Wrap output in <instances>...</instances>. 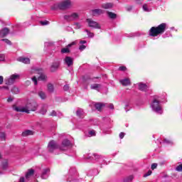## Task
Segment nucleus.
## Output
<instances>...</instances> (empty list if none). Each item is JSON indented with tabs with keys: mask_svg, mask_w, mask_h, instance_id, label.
<instances>
[{
	"mask_svg": "<svg viewBox=\"0 0 182 182\" xmlns=\"http://www.w3.org/2000/svg\"><path fill=\"white\" fill-rule=\"evenodd\" d=\"M4 83V77L0 75V85H2Z\"/></svg>",
	"mask_w": 182,
	"mask_h": 182,
	"instance_id": "obj_47",
	"label": "nucleus"
},
{
	"mask_svg": "<svg viewBox=\"0 0 182 182\" xmlns=\"http://www.w3.org/2000/svg\"><path fill=\"white\" fill-rule=\"evenodd\" d=\"M49 45H51L50 43H45L46 46H49Z\"/></svg>",
	"mask_w": 182,
	"mask_h": 182,
	"instance_id": "obj_60",
	"label": "nucleus"
},
{
	"mask_svg": "<svg viewBox=\"0 0 182 182\" xmlns=\"http://www.w3.org/2000/svg\"><path fill=\"white\" fill-rule=\"evenodd\" d=\"M132 9V6L127 7V11H130V10Z\"/></svg>",
	"mask_w": 182,
	"mask_h": 182,
	"instance_id": "obj_58",
	"label": "nucleus"
},
{
	"mask_svg": "<svg viewBox=\"0 0 182 182\" xmlns=\"http://www.w3.org/2000/svg\"><path fill=\"white\" fill-rule=\"evenodd\" d=\"M90 136H96V132L95 130H91L88 132Z\"/></svg>",
	"mask_w": 182,
	"mask_h": 182,
	"instance_id": "obj_34",
	"label": "nucleus"
},
{
	"mask_svg": "<svg viewBox=\"0 0 182 182\" xmlns=\"http://www.w3.org/2000/svg\"><path fill=\"white\" fill-rule=\"evenodd\" d=\"M18 62H22V63L29 64L31 63V60L28 58H19L18 59Z\"/></svg>",
	"mask_w": 182,
	"mask_h": 182,
	"instance_id": "obj_20",
	"label": "nucleus"
},
{
	"mask_svg": "<svg viewBox=\"0 0 182 182\" xmlns=\"http://www.w3.org/2000/svg\"><path fill=\"white\" fill-rule=\"evenodd\" d=\"M104 106H105V105L104 103H102V102H98V103H96L95 105V108L99 112H100L102 110V107H104Z\"/></svg>",
	"mask_w": 182,
	"mask_h": 182,
	"instance_id": "obj_25",
	"label": "nucleus"
},
{
	"mask_svg": "<svg viewBox=\"0 0 182 182\" xmlns=\"http://www.w3.org/2000/svg\"><path fill=\"white\" fill-rule=\"evenodd\" d=\"M5 60V55L0 54V62H4Z\"/></svg>",
	"mask_w": 182,
	"mask_h": 182,
	"instance_id": "obj_38",
	"label": "nucleus"
},
{
	"mask_svg": "<svg viewBox=\"0 0 182 182\" xmlns=\"http://www.w3.org/2000/svg\"><path fill=\"white\" fill-rule=\"evenodd\" d=\"M79 49L82 52V50H85V49H86V46L81 44V46L79 47Z\"/></svg>",
	"mask_w": 182,
	"mask_h": 182,
	"instance_id": "obj_36",
	"label": "nucleus"
},
{
	"mask_svg": "<svg viewBox=\"0 0 182 182\" xmlns=\"http://www.w3.org/2000/svg\"><path fill=\"white\" fill-rule=\"evenodd\" d=\"M70 146H72L70 141L68 139H64L62 142L61 146L60 147V150L65 151V150H67L68 147H70Z\"/></svg>",
	"mask_w": 182,
	"mask_h": 182,
	"instance_id": "obj_8",
	"label": "nucleus"
},
{
	"mask_svg": "<svg viewBox=\"0 0 182 182\" xmlns=\"http://www.w3.org/2000/svg\"><path fill=\"white\" fill-rule=\"evenodd\" d=\"M87 42L86 41H80V45H85V43H87Z\"/></svg>",
	"mask_w": 182,
	"mask_h": 182,
	"instance_id": "obj_54",
	"label": "nucleus"
},
{
	"mask_svg": "<svg viewBox=\"0 0 182 182\" xmlns=\"http://www.w3.org/2000/svg\"><path fill=\"white\" fill-rule=\"evenodd\" d=\"M19 77H21V75H19L18 74L12 75L9 78H6L5 80L6 85H14V83H15V81L18 80Z\"/></svg>",
	"mask_w": 182,
	"mask_h": 182,
	"instance_id": "obj_5",
	"label": "nucleus"
},
{
	"mask_svg": "<svg viewBox=\"0 0 182 182\" xmlns=\"http://www.w3.org/2000/svg\"><path fill=\"white\" fill-rule=\"evenodd\" d=\"M13 100H14V98H12L11 97H9V98L7 99V102H8L9 103H11V102H13Z\"/></svg>",
	"mask_w": 182,
	"mask_h": 182,
	"instance_id": "obj_49",
	"label": "nucleus"
},
{
	"mask_svg": "<svg viewBox=\"0 0 182 182\" xmlns=\"http://www.w3.org/2000/svg\"><path fill=\"white\" fill-rule=\"evenodd\" d=\"M177 171H182V164L176 167Z\"/></svg>",
	"mask_w": 182,
	"mask_h": 182,
	"instance_id": "obj_39",
	"label": "nucleus"
},
{
	"mask_svg": "<svg viewBox=\"0 0 182 182\" xmlns=\"http://www.w3.org/2000/svg\"><path fill=\"white\" fill-rule=\"evenodd\" d=\"M133 178H134L133 176H129L127 178V179L126 180V181L130 182V181H132L133 180Z\"/></svg>",
	"mask_w": 182,
	"mask_h": 182,
	"instance_id": "obj_41",
	"label": "nucleus"
},
{
	"mask_svg": "<svg viewBox=\"0 0 182 182\" xmlns=\"http://www.w3.org/2000/svg\"><path fill=\"white\" fill-rule=\"evenodd\" d=\"M75 28H77V29L82 28V26H81L80 23H76L75 24Z\"/></svg>",
	"mask_w": 182,
	"mask_h": 182,
	"instance_id": "obj_43",
	"label": "nucleus"
},
{
	"mask_svg": "<svg viewBox=\"0 0 182 182\" xmlns=\"http://www.w3.org/2000/svg\"><path fill=\"white\" fill-rule=\"evenodd\" d=\"M60 65V63L59 61L55 62L51 65L50 70L51 72H56Z\"/></svg>",
	"mask_w": 182,
	"mask_h": 182,
	"instance_id": "obj_11",
	"label": "nucleus"
},
{
	"mask_svg": "<svg viewBox=\"0 0 182 182\" xmlns=\"http://www.w3.org/2000/svg\"><path fill=\"white\" fill-rule=\"evenodd\" d=\"M6 139V134L5 132H0V140L5 141Z\"/></svg>",
	"mask_w": 182,
	"mask_h": 182,
	"instance_id": "obj_29",
	"label": "nucleus"
},
{
	"mask_svg": "<svg viewBox=\"0 0 182 182\" xmlns=\"http://www.w3.org/2000/svg\"><path fill=\"white\" fill-rule=\"evenodd\" d=\"M142 8L145 12H149V8L147 7V4H144Z\"/></svg>",
	"mask_w": 182,
	"mask_h": 182,
	"instance_id": "obj_35",
	"label": "nucleus"
},
{
	"mask_svg": "<svg viewBox=\"0 0 182 182\" xmlns=\"http://www.w3.org/2000/svg\"><path fill=\"white\" fill-rule=\"evenodd\" d=\"M136 4H143V0H135Z\"/></svg>",
	"mask_w": 182,
	"mask_h": 182,
	"instance_id": "obj_51",
	"label": "nucleus"
},
{
	"mask_svg": "<svg viewBox=\"0 0 182 182\" xmlns=\"http://www.w3.org/2000/svg\"><path fill=\"white\" fill-rule=\"evenodd\" d=\"M155 168H157V164H152L151 170H154Z\"/></svg>",
	"mask_w": 182,
	"mask_h": 182,
	"instance_id": "obj_44",
	"label": "nucleus"
},
{
	"mask_svg": "<svg viewBox=\"0 0 182 182\" xmlns=\"http://www.w3.org/2000/svg\"><path fill=\"white\" fill-rule=\"evenodd\" d=\"M73 5V3L70 0H65L63 1H61L60 4H54L51 9L53 11H56V9H69Z\"/></svg>",
	"mask_w": 182,
	"mask_h": 182,
	"instance_id": "obj_3",
	"label": "nucleus"
},
{
	"mask_svg": "<svg viewBox=\"0 0 182 182\" xmlns=\"http://www.w3.org/2000/svg\"><path fill=\"white\" fill-rule=\"evenodd\" d=\"M2 89H6L8 90L9 87H8V86H2V87L0 86V90Z\"/></svg>",
	"mask_w": 182,
	"mask_h": 182,
	"instance_id": "obj_52",
	"label": "nucleus"
},
{
	"mask_svg": "<svg viewBox=\"0 0 182 182\" xmlns=\"http://www.w3.org/2000/svg\"><path fill=\"white\" fill-rule=\"evenodd\" d=\"M68 181H72V182H80V180H79V179H72V180H68Z\"/></svg>",
	"mask_w": 182,
	"mask_h": 182,
	"instance_id": "obj_50",
	"label": "nucleus"
},
{
	"mask_svg": "<svg viewBox=\"0 0 182 182\" xmlns=\"http://www.w3.org/2000/svg\"><path fill=\"white\" fill-rule=\"evenodd\" d=\"M76 114L80 119H83L85 117V112L82 109H78L76 112Z\"/></svg>",
	"mask_w": 182,
	"mask_h": 182,
	"instance_id": "obj_19",
	"label": "nucleus"
},
{
	"mask_svg": "<svg viewBox=\"0 0 182 182\" xmlns=\"http://www.w3.org/2000/svg\"><path fill=\"white\" fill-rule=\"evenodd\" d=\"M2 168L3 170H6V168H8V161H5L3 164H2Z\"/></svg>",
	"mask_w": 182,
	"mask_h": 182,
	"instance_id": "obj_32",
	"label": "nucleus"
},
{
	"mask_svg": "<svg viewBox=\"0 0 182 182\" xmlns=\"http://www.w3.org/2000/svg\"><path fill=\"white\" fill-rule=\"evenodd\" d=\"M1 157H2V156L0 154V159H1Z\"/></svg>",
	"mask_w": 182,
	"mask_h": 182,
	"instance_id": "obj_62",
	"label": "nucleus"
},
{
	"mask_svg": "<svg viewBox=\"0 0 182 182\" xmlns=\"http://www.w3.org/2000/svg\"><path fill=\"white\" fill-rule=\"evenodd\" d=\"M48 151L52 153L54 150H56L58 149V145L56 144V142L55 141H50L48 143Z\"/></svg>",
	"mask_w": 182,
	"mask_h": 182,
	"instance_id": "obj_9",
	"label": "nucleus"
},
{
	"mask_svg": "<svg viewBox=\"0 0 182 182\" xmlns=\"http://www.w3.org/2000/svg\"><path fill=\"white\" fill-rule=\"evenodd\" d=\"M73 45H76V42L73 41L71 43L68 44L67 46V48H64L61 50V53H69V52H70V50H69V48H70L71 46H73Z\"/></svg>",
	"mask_w": 182,
	"mask_h": 182,
	"instance_id": "obj_12",
	"label": "nucleus"
},
{
	"mask_svg": "<svg viewBox=\"0 0 182 182\" xmlns=\"http://www.w3.org/2000/svg\"><path fill=\"white\" fill-rule=\"evenodd\" d=\"M64 19L65 21H68V22H70L72 21H76L79 19V14L77 13H72L68 15H65L64 16Z\"/></svg>",
	"mask_w": 182,
	"mask_h": 182,
	"instance_id": "obj_6",
	"label": "nucleus"
},
{
	"mask_svg": "<svg viewBox=\"0 0 182 182\" xmlns=\"http://www.w3.org/2000/svg\"><path fill=\"white\" fill-rule=\"evenodd\" d=\"M109 109H114V105H113V104H109Z\"/></svg>",
	"mask_w": 182,
	"mask_h": 182,
	"instance_id": "obj_55",
	"label": "nucleus"
},
{
	"mask_svg": "<svg viewBox=\"0 0 182 182\" xmlns=\"http://www.w3.org/2000/svg\"><path fill=\"white\" fill-rule=\"evenodd\" d=\"M48 112V107L46 105H43L40 109L41 114H46Z\"/></svg>",
	"mask_w": 182,
	"mask_h": 182,
	"instance_id": "obj_26",
	"label": "nucleus"
},
{
	"mask_svg": "<svg viewBox=\"0 0 182 182\" xmlns=\"http://www.w3.org/2000/svg\"><path fill=\"white\" fill-rule=\"evenodd\" d=\"M35 174V170L30 168L28 170V171L26 173V180L31 178V176H33Z\"/></svg>",
	"mask_w": 182,
	"mask_h": 182,
	"instance_id": "obj_17",
	"label": "nucleus"
},
{
	"mask_svg": "<svg viewBox=\"0 0 182 182\" xmlns=\"http://www.w3.org/2000/svg\"><path fill=\"white\" fill-rule=\"evenodd\" d=\"M101 87H102V85H100V84H93V85H91L90 86V89L93 90H97V92L100 90Z\"/></svg>",
	"mask_w": 182,
	"mask_h": 182,
	"instance_id": "obj_22",
	"label": "nucleus"
},
{
	"mask_svg": "<svg viewBox=\"0 0 182 182\" xmlns=\"http://www.w3.org/2000/svg\"><path fill=\"white\" fill-rule=\"evenodd\" d=\"M102 14H103V10L100 9H96L92 10V14L94 16H96L97 15H102Z\"/></svg>",
	"mask_w": 182,
	"mask_h": 182,
	"instance_id": "obj_18",
	"label": "nucleus"
},
{
	"mask_svg": "<svg viewBox=\"0 0 182 182\" xmlns=\"http://www.w3.org/2000/svg\"><path fill=\"white\" fill-rule=\"evenodd\" d=\"M127 107H129V105H127L125 106V110H126V112H129V109H127Z\"/></svg>",
	"mask_w": 182,
	"mask_h": 182,
	"instance_id": "obj_59",
	"label": "nucleus"
},
{
	"mask_svg": "<svg viewBox=\"0 0 182 182\" xmlns=\"http://www.w3.org/2000/svg\"><path fill=\"white\" fill-rule=\"evenodd\" d=\"M8 33H9V29L8 28H3L0 31V38H5Z\"/></svg>",
	"mask_w": 182,
	"mask_h": 182,
	"instance_id": "obj_14",
	"label": "nucleus"
},
{
	"mask_svg": "<svg viewBox=\"0 0 182 182\" xmlns=\"http://www.w3.org/2000/svg\"><path fill=\"white\" fill-rule=\"evenodd\" d=\"M49 168H46L44 169H43L42 173H41V178H43V180H46V178H48V177H49Z\"/></svg>",
	"mask_w": 182,
	"mask_h": 182,
	"instance_id": "obj_10",
	"label": "nucleus"
},
{
	"mask_svg": "<svg viewBox=\"0 0 182 182\" xmlns=\"http://www.w3.org/2000/svg\"><path fill=\"white\" fill-rule=\"evenodd\" d=\"M50 116H56V111H53L50 114Z\"/></svg>",
	"mask_w": 182,
	"mask_h": 182,
	"instance_id": "obj_53",
	"label": "nucleus"
},
{
	"mask_svg": "<svg viewBox=\"0 0 182 182\" xmlns=\"http://www.w3.org/2000/svg\"><path fill=\"white\" fill-rule=\"evenodd\" d=\"M63 89L65 92H68V90H69V85H64Z\"/></svg>",
	"mask_w": 182,
	"mask_h": 182,
	"instance_id": "obj_45",
	"label": "nucleus"
},
{
	"mask_svg": "<svg viewBox=\"0 0 182 182\" xmlns=\"http://www.w3.org/2000/svg\"><path fill=\"white\" fill-rule=\"evenodd\" d=\"M139 86V89L141 91V92H147L148 89H149V86H147V85L144 84V83H141L139 82L138 84Z\"/></svg>",
	"mask_w": 182,
	"mask_h": 182,
	"instance_id": "obj_13",
	"label": "nucleus"
},
{
	"mask_svg": "<svg viewBox=\"0 0 182 182\" xmlns=\"http://www.w3.org/2000/svg\"><path fill=\"white\" fill-rule=\"evenodd\" d=\"M32 134H33V132L29 129H27L22 132L23 137H26L27 136H32Z\"/></svg>",
	"mask_w": 182,
	"mask_h": 182,
	"instance_id": "obj_23",
	"label": "nucleus"
},
{
	"mask_svg": "<svg viewBox=\"0 0 182 182\" xmlns=\"http://www.w3.org/2000/svg\"><path fill=\"white\" fill-rule=\"evenodd\" d=\"M160 103H161L160 99L155 98L151 105L152 110L158 114H163V108L161 107V105H160Z\"/></svg>",
	"mask_w": 182,
	"mask_h": 182,
	"instance_id": "obj_4",
	"label": "nucleus"
},
{
	"mask_svg": "<svg viewBox=\"0 0 182 182\" xmlns=\"http://www.w3.org/2000/svg\"><path fill=\"white\" fill-rule=\"evenodd\" d=\"M1 41L3 42H5V43H7V45H11V41L6 39V38H4V39H1Z\"/></svg>",
	"mask_w": 182,
	"mask_h": 182,
	"instance_id": "obj_37",
	"label": "nucleus"
},
{
	"mask_svg": "<svg viewBox=\"0 0 182 182\" xmlns=\"http://www.w3.org/2000/svg\"><path fill=\"white\" fill-rule=\"evenodd\" d=\"M167 24H166V23H162L157 27L151 28L149 30V36H159V35L164 33Z\"/></svg>",
	"mask_w": 182,
	"mask_h": 182,
	"instance_id": "obj_2",
	"label": "nucleus"
},
{
	"mask_svg": "<svg viewBox=\"0 0 182 182\" xmlns=\"http://www.w3.org/2000/svg\"><path fill=\"white\" fill-rule=\"evenodd\" d=\"M41 25L43 26H45V25H49V21H40Z\"/></svg>",
	"mask_w": 182,
	"mask_h": 182,
	"instance_id": "obj_33",
	"label": "nucleus"
},
{
	"mask_svg": "<svg viewBox=\"0 0 182 182\" xmlns=\"http://www.w3.org/2000/svg\"><path fill=\"white\" fill-rule=\"evenodd\" d=\"M85 32H87L88 38H93V36H95V34L89 31V30H85Z\"/></svg>",
	"mask_w": 182,
	"mask_h": 182,
	"instance_id": "obj_31",
	"label": "nucleus"
},
{
	"mask_svg": "<svg viewBox=\"0 0 182 182\" xmlns=\"http://www.w3.org/2000/svg\"><path fill=\"white\" fill-rule=\"evenodd\" d=\"M32 80L34 82V85H38V80L36 79V77H33Z\"/></svg>",
	"mask_w": 182,
	"mask_h": 182,
	"instance_id": "obj_42",
	"label": "nucleus"
},
{
	"mask_svg": "<svg viewBox=\"0 0 182 182\" xmlns=\"http://www.w3.org/2000/svg\"><path fill=\"white\" fill-rule=\"evenodd\" d=\"M102 8L104 9H110L111 8H113V4L112 3H106L102 4Z\"/></svg>",
	"mask_w": 182,
	"mask_h": 182,
	"instance_id": "obj_24",
	"label": "nucleus"
},
{
	"mask_svg": "<svg viewBox=\"0 0 182 182\" xmlns=\"http://www.w3.org/2000/svg\"><path fill=\"white\" fill-rule=\"evenodd\" d=\"M14 110L16 112H22L23 113L29 114L30 112H35L38 109V103L35 101L28 102L25 107H14Z\"/></svg>",
	"mask_w": 182,
	"mask_h": 182,
	"instance_id": "obj_1",
	"label": "nucleus"
},
{
	"mask_svg": "<svg viewBox=\"0 0 182 182\" xmlns=\"http://www.w3.org/2000/svg\"><path fill=\"white\" fill-rule=\"evenodd\" d=\"M124 135H125L124 132H121L119 134V138L120 139H123V137H124Z\"/></svg>",
	"mask_w": 182,
	"mask_h": 182,
	"instance_id": "obj_48",
	"label": "nucleus"
},
{
	"mask_svg": "<svg viewBox=\"0 0 182 182\" xmlns=\"http://www.w3.org/2000/svg\"><path fill=\"white\" fill-rule=\"evenodd\" d=\"M95 159L97 160V159H100V156L95 154Z\"/></svg>",
	"mask_w": 182,
	"mask_h": 182,
	"instance_id": "obj_57",
	"label": "nucleus"
},
{
	"mask_svg": "<svg viewBox=\"0 0 182 182\" xmlns=\"http://www.w3.org/2000/svg\"><path fill=\"white\" fill-rule=\"evenodd\" d=\"M119 82L122 86H129V85H130V79L129 78L121 80Z\"/></svg>",
	"mask_w": 182,
	"mask_h": 182,
	"instance_id": "obj_21",
	"label": "nucleus"
},
{
	"mask_svg": "<svg viewBox=\"0 0 182 182\" xmlns=\"http://www.w3.org/2000/svg\"><path fill=\"white\" fill-rule=\"evenodd\" d=\"M119 70L124 71V70H126V67H124V66H121V67L119 68Z\"/></svg>",
	"mask_w": 182,
	"mask_h": 182,
	"instance_id": "obj_46",
	"label": "nucleus"
},
{
	"mask_svg": "<svg viewBox=\"0 0 182 182\" xmlns=\"http://www.w3.org/2000/svg\"><path fill=\"white\" fill-rule=\"evenodd\" d=\"M87 22L90 28H94L95 29H100V25L98 24L97 22H96L90 18H87Z\"/></svg>",
	"mask_w": 182,
	"mask_h": 182,
	"instance_id": "obj_7",
	"label": "nucleus"
},
{
	"mask_svg": "<svg viewBox=\"0 0 182 182\" xmlns=\"http://www.w3.org/2000/svg\"><path fill=\"white\" fill-rule=\"evenodd\" d=\"M151 171H148V172L144 175V177H149V176H151Z\"/></svg>",
	"mask_w": 182,
	"mask_h": 182,
	"instance_id": "obj_40",
	"label": "nucleus"
},
{
	"mask_svg": "<svg viewBox=\"0 0 182 182\" xmlns=\"http://www.w3.org/2000/svg\"><path fill=\"white\" fill-rule=\"evenodd\" d=\"M13 90H18V88L14 87V88L13 89Z\"/></svg>",
	"mask_w": 182,
	"mask_h": 182,
	"instance_id": "obj_61",
	"label": "nucleus"
},
{
	"mask_svg": "<svg viewBox=\"0 0 182 182\" xmlns=\"http://www.w3.org/2000/svg\"><path fill=\"white\" fill-rule=\"evenodd\" d=\"M65 63L68 66H72V65H73V58L69 56H67L65 58Z\"/></svg>",
	"mask_w": 182,
	"mask_h": 182,
	"instance_id": "obj_16",
	"label": "nucleus"
},
{
	"mask_svg": "<svg viewBox=\"0 0 182 182\" xmlns=\"http://www.w3.org/2000/svg\"><path fill=\"white\" fill-rule=\"evenodd\" d=\"M164 141H165V143H167L168 144H170L171 143V141L167 140V139H165Z\"/></svg>",
	"mask_w": 182,
	"mask_h": 182,
	"instance_id": "obj_56",
	"label": "nucleus"
},
{
	"mask_svg": "<svg viewBox=\"0 0 182 182\" xmlns=\"http://www.w3.org/2000/svg\"><path fill=\"white\" fill-rule=\"evenodd\" d=\"M48 79V77L45 75V74H41L38 77V80H46Z\"/></svg>",
	"mask_w": 182,
	"mask_h": 182,
	"instance_id": "obj_30",
	"label": "nucleus"
},
{
	"mask_svg": "<svg viewBox=\"0 0 182 182\" xmlns=\"http://www.w3.org/2000/svg\"><path fill=\"white\" fill-rule=\"evenodd\" d=\"M38 95L39 96V97H41V99H42V100H45V99H46V93L43 91H39L38 92Z\"/></svg>",
	"mask_w": 182,
	"mask_h": 182,
	"instance_id": "obj_27",
	"label": "nucleus"
},
{
	"mask_svg": "<svg viewBox=\"0 0 182 182\" xmlns=\"http://www.w3.org/2000/svg\"><path fill=\"white\" fill-rule=\"evenodd\" d=\"M47 90L49 93H53L55 92V86L53 83L49 82L47 85Z\"/></svg>",
	"mask_w": 182,
	"mask_h": 182,
	"instance_id": "obj_15",
	"label": "nucleus"
},
{
	"mask_svg": "<svg viewBox=\"0 0 182 182\" xmlns=\"http://www.w3.org/2000/svg\"><path fill=\"white\" fill-rule=\"evenodd\" d=\"M107 15L108 16L111 18V19H116L117 15H116V14L113 13V12H110L108 11L107 12Z\"/></svg>",
	"mask_w": 182,
	"mask_h": 182,
	"instance_id": "obj_28",
	"label": "nucleus"
}]
</instances>
